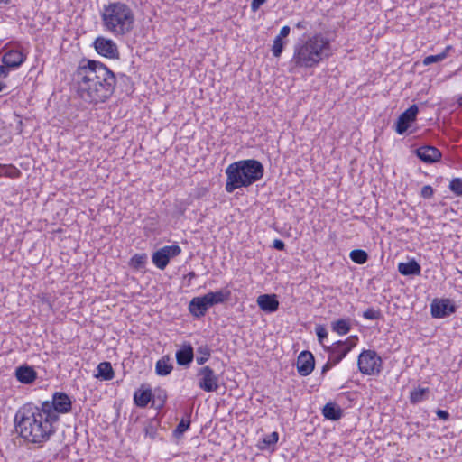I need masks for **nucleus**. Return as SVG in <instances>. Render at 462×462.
<instances>
[{"instance_id":"f257e3e1","label":"nucleus","mask_w":462,"mask_h":462,"mask_svg":"<svg viewBox=\"0 0 462 462\" xmlns=\"http://www.w3.org/2000/svg\"><path fill=\"white\" fill-rule=\"evenodd\" d=\"M14 420L16 432L29 443L41 445L55 432V422L50 413L32 402L23 404L16 411Z\"/></svg>"},{"instance_id":"f03ea898","label":"nucleus","mask_w":462,"mask_h":462,"mask_svg":"<svg viewBox=\"0 0 462 462\" xmlns=\"http://www.w3.org/2000/svg\"><path fill=\"white\" fill-rule=\"evenodd\" d=\"M225 173V189L232 193L237 189L247 188L260 180L263 176L264 167L258 160L245 159L230 163Z\"/></svg>"},{"instance_id":"7ed1b4c3","label":"nucleus","mask_w":462,"mask_h":462,"mask_svg":"<svg viewBox=\"0 0 462 462\" xmlns=\"http://www.w3.org/2000/svg\"><path fill=\"white\" fill-rule=\"evenodd\" d=\"M101 16L105 29L116 36L125 35L134 29V11L125 3L115 2L105 5Z\"/></svg>"},{"instance_id":"20e7f679","label":"nucleus","mask_w":462,"mask_h":462,"mask_svg":"<svg viewBox=\"0 0 462 462\" xmlns=\"http://www.w3.org/2000/svg\"><path fill=\"white\" fill-rule=\"evenodd\" d=\"M329 42L321 35H314L295 46L293 61L297 66L310 68L330 54Z\"/></svg>"},{"instance_id":"39448f33","label":"nucleus","mask_w":462,"mask_h":462,"mask_svg":"<svg viewBox=\"0 0 462 462\" xmlns=\"http://www.w3.org/2000/svg\"><path fill=\"white\" fill-rule=\"evenodd\" d=\"M42 409L51 417L54 422L60 420L59 414L68 413L71 411L72 402L69 396L63 392H55L51 401L41 403Z\"/></svg>"},{"instance_id":"423d86ee","label":"nucleus","mask_w":462,"mask_h":462,"mask_svg":"<svg viewBox=\"0 0 462 462\" xmlns=\"http://www.w3.org/2000/svg\"><path fill=\"white\" fill-rule=\"evenodd\" d=\"M382 358L374 350H363L357 359V366L363 374L373 375L380 374Z\"/></svg>"},{"instance_id":"0eeeda50","label":"nucleus","mask_w":462,"mask_h":462,"mask_svg":"<svg viewBox=\"0 0 462 462\" xmlns=\"http://www.w3.org/2000/svg\"><path fill=\"white\" fill-rule=\"evenodd\" d=\"M199 387L207 392H216L219 388V377L208 365L199 368L197 372Z\"/></svg>"},{"instance_id":"6e6552de","label":"nucleus","mask_w":462,"mask_h":462,"mask_svg":"<svg viewBox=\"0 0 462 462\" xmlns=\"http://www.w3.org/2000/svg\"><path fill=\"white\" fill-rule=\"evenodd\" d=\"M356 346L352 337L342 341L338 340L332 346H327L325 350L329 354V359L335 364H339L342 359L351 351Z\"/></svg>"},{"instance_id":"1a4fd4ad","label":"nucleus","mask_w":462,"mask_h":462,"mask_svg":"<svg viewBox=\"0 0 462 462\" xmlns=\"http://www.w3.org/2000/svg\"><path fill=\"white\" fill-rule=\"evenodd\" d=\"M180 253L181 248L177 245H165L153 253L152 261L157 268L164 270L170 259L178 256Z\"/></svg>"},{"instance_id":"9d476101","label":"nucleus","mask_w":462,"mask_h":462,"mask_svg":"<svg viewBox=\"0 0 462 462\" xmlns=\"http://www.w3.org/2000/svg\"><path fill=\"white\" fill-rule=\"evenodd\" d=\"M115 88H77L78 96L87 103L105 102L112 96Z\"/></svg>"},{"instance_id":"9b49d317","label":"nucleus","mask_w":462,"mask_h":462,"mask_svg":"<svg viewBox=\"0 0 462 462\" xmlns=\"http://www.w3.org/2000/svg\"><path fill=\"white\" fill-rule=\"evenodd\" d=\"M85 60L82 61L77 70V82L78 84H87L88 87H92L94 86L95 79H97V65L99 63L93 60H88L87 64H83Z\"/></svg>"},{"instance_id":"f8f14e48","label":"nucleus","mask_w":462,"mask_h":462,"mask_svg":"<svg viewBox=\"0 0 462 462\" xmlns=\"http://www.w3.org/2000/svg\"><path fill=\"white\" fill-rule=\"evenodd\" d=\"M97 52L106 58L116 59L119 56L116 44L110 39L97 37L94 42Z\"/></svg>"},{"instance_id":"ddd939ff","label":"nucleus","mask_w":462,"mask_h":462,"mask_svg":"<svg viewBox=\"0 0 462 462\" xmlns=\"http://www.w3.org/2000/svg\"><path fill=\"white\" fill-rule=\"evenodd\" d=\"M418 111V106L412 105L400 115L395 124V131L397 134H402L408 130L411 124L416 120Z\"/></svg>"},{"instance_id":"4468645a","label":"nucleus","mask_w":462,"mask_h":462,"mask_svg":"<svg viewBox=\"0 0 462 462\" xmlns=\"http://www.w3.org/2000/svg\"><path fill=\"white\" fill-rule=\"evenodd\" d=\"M431 316L437 319L448 317L456 311V307L448 299H435L430 305Z\"/></svg>"},{"instance_id":"2eb2a0df","label":"nucleus","mask_w":462,"mask_h":462,"mask_svg":"<svg viewBox=\"0 0 462 462\" xmlns=\"http://www.w3.org/2000/svg\"><path fill=\"white\" fill-rule=\"evenodd\" d=\"M315 366L314 356L310 351H302L297 358V370L301 376L311 374Z\"/></svg>"},{"instance_id":"dca6fc26","label":"nucleus","mask_w":462,"mask_h":462,"mask_svg":"<svg viewBox=\"0 0 462 462\" xmlns=\"http://www.w3.org/2000/svg\"><path fill=\"white\" fill-rule=\"evenodd\" d=\"M416 155L426 163H434L441 159V152L431 145L419 147L415 151Z\"/></svg>"},{"instance_id":"f3484780","label":"nucleus","mask_w":462,"mask_h":462,"mask_svg":"<svg viewBox=\"0 0 462 462\" xmlns=\"http://www.w3.org/2000/svg\"><path fill=\"white\" fill-rule=\"evenodd\" d=\"M97 79L93 87H113L116 84V77L106 66L97 65Z\"/></svg>"},{"instance_id":"a211bd4d","label":"nucleus","mask_w":462,"mask_h":462,"mask_svg":"<svg viewBox=\"0 0 462 462\" xmlns=\"http://www.w3.org/2000/svg\"><path fill=\"white\" fill-rule=\"evenodd\" d=\"M257 304L265 312H274L279 308V301L275 294H263L257 298Z\"/></svg>"},{"instance_id":"6ab92c4d","label":"nucleus","mask_w":462,"mask_h":462,"mask_svg":"<svg viewBox=\"0 0 462 462\" xmlns=\"http://www.w3.org/2000/svg\"><path fill=\"white\" fill-rule=\"evenodd\" d=\"M194 358L193 347L190 344H183L176 352V361L179 365L189 366Z\"/></svg>"},{"instance_id":"aec40b11","label":"nucleus","mask_w":462,"mask_h":462,"mask_svg":"<svg viewBox=\"0 0 462 462\" xmlns=\"http://www.w3.org/2000/svg\"><path fill=\"white\" fill-rule=\"evenodd\" d=\"M15 376L20 383L30 384L36 380L37 373L32 366L24 365L16 368Z\"/></svg>"},{"instance_id":"412c9836","label":"nucleus","mask_w":462,"mask_h":462,"mask_svg":"<svg viewBox=\"0 0 462 462\" xmlns=\"http://www.w3.org/2000/svg\"><path fill=\"white\" fill-rule=\"evenodd\" d=\"M230 291L221 290L217 291H210L203 295V299L205 300L208 307L210 308L216 304L223 303L227 300L230 297Z\"/></svg>"},{"instance_id":"4be33fe9","label":"nucleus","mask_w":462,"mask_h":462,"mask_svg":"<svg viewBox=\"0 0 462 462\" xmlns=\"http://www.w3.org/2000/svg\"><path fill=\"white\" fill-rule=\"evenodd\" d=\"M208 307L203 299V296L193 298L189 305V312L196 318L205 316Z\"/></svg>"},{"instance_id":"5701e85b","label":"nucleus","mask_w":462,"mask_h":462,"mask_svg":"<svg viewBox=\"0 0 462 462\" xmlns=\"http://www.w3.org/2000/svg\"><path fill=\"white\" fill-rule=\"evenodd\" d=\"M24 60L23 54L19 51H9L2 58V62L8 68L19 67Z\"/></svg>"},{"instance_id":"b1692460","label":"nucleus","mask_w":462,"mask_h":462,"mask_svg":"<svg viewBox=\"0 0 462 462\" xmlns=\"http://www.w3.org/2000/svg\"><path fill=\"white\" fill-rule=\"evenodd\" d=\"M398 271L404 276L419 275L421 272L420 265L414 259L398 264Z\"/></svg>"},{"instance_id":"393cba45","label":"nucleus","mask_w":462,"mask_h":462,"mask_svg":"<svg viewBox=\"0 0 462 462\" xmlns=\"http://www.w3.org/2000/svg\"><path fill=\"white\" fill-rule=\"evenodd\" d=\"M322 414L327 420H338L343 415L342 409L335 402H328L322 409Z\"/></svg>"},{"instance_id":"a878e982","label":"nucleus","mask_w":462,"mask_h":462,"mask_svg":"<svg viewBox=\"0 0 462 462\" xmlns=\"http://www.w3.org/2000/svg\"><path fill=\"white\" fill-rule=\"evenodd\" d=\"M151 400H152L151 389L137 390L134 393V404L140 408L146 407Z\"/></svg>"},{"instance_id":"bb28decb","label":"nucleus","mask_w":462,"mask_h":462,"mask_svg":"<svg viewBox=\"0 0 462 462\" xmlns=\"http://www.w3.org/2000/svg\"><path fill=\"white\" fill-rule=\"evenodd\" d=\"M173 366L171 364V358L165 356L159 359L155 365V372L160 376H166L171 374Z\"/></svg>"},{"instance_id":"cd10ccee","label":"nucleus","mask_w":462,"mask_h":462,"mask_svg":"<svg viewBox=\"0 0 462 462\" xmlns=\"http://www.w3.org/2000/svg\"><path fill=\"white\" fill-rule=\"evenodd\" d=\"M115 376V372L113 370V367L109 362H101L97 365V374L96 377L101 378L105 381L112 380Z\"/></svg>"},{"instance_id":"c85d7f7f","label":"nucleus","mask_w":462,"mask_h":462,"mask_svg":"<svg viewBox=\"0 0 462 462\" xmlns=\"http://www.w3.org/2000/svg\"><path fill=\"white\" fill-rule=\"evenodd\" d=\"M331 327L332 330L338 334L339 336L346 335L351 329V326L348 319H340L337 321L332 322Z\"/></svg>"},{"instance_id":"c756f323","label":"nucleus","mask_w":462,"mask_h":462,"mask_svg":"<svg viewBox=\"0 0 462 462\" xmlns=\"http://www.w3.org/2000/svg\"><path fill=\"white\" fill-rule=\"evenodd\" d=\"M349 257L354 263L364 264L368 260V254L362 249H354L350 252Z\"/></svg>"},{"instance_id":"7c9ffc66","label":"nucleus","mask_w":462,"mask_h":462,"mask_svg":"<svg viewBox=\"0 0 462 462\" xmlns=\"http://www.w3.org/2000/svg\"><path fill=\"white\" fill-rule=\"evenodd\" d=\"M197 352L199 355L196 358L197 364L202 365L209 359L211 350L208 345H203L197 348Z\"/></svg>"},{"instance_id":"2f4dec72","label":"nucleus","mask_w":462,"mask_h":462,"mask_svg":"<svg viewBox=\"0 0 462 462\" xmlns=\"http://www.w3.org/2000/svg\"><path fill=\"white\" fill-rule=\"evenodd\" d=\"M430 392L429 388H418L411 392L410 401L411 403L416 404L425 400V395Z\"/></svg>"},{"instance_id":"473e14b6","label":"nucleus","mask_w":462,"mask_h":462,"mask_svg":"<svg viewBox=\"0 0 462 462\" xmlns=\"http://www.w3.org/2000/svg\"><path fill=\"white\" fill-rule=\"evenodd\" d=\"M159 428V421L156 420H151L145 426H144V433L145 436L149 437L152 439H154L157 436Z\"/></svg>"},{"instance_id":"72a5a7b5","label":"nucleus","mask_w":462,"mask_h":462,"mask_svg":"<svg viewBox=\"0 0 462 462\" xmlns=\"http://www.w3.org/2000/svg\"><path fill=\"white\" fill-rule=\"evenodd\" d=\"M449 49H450V47L448 46L439 54L427 56L423 60V64L430 65V64L439 62V61L443 60L447 57V54H448V51H449Z\"/></svg>"},{"instance_id":"f704fd0d","label":"nucleus","mask_w":462,"mask_h":462,"mask_svg":"<svg viewBox=\"0 0 462 462\" xmlns=\"http://www.w3.org/2000/svg\"><path fill=\"white\" fill-rule=\"evenodd\" d=\"M448 189L458 197L462 198V180L460 178H454L448 185Z\"/></svg>"},{"instance_id":"c9c22d12","label":"nucleus","mask_w":462,"mask_h":462,"mask_svg":"<svg viewBox=\"0 0 462 462\" xmlns=\"http://www.w3.org/2000/svg\"><path fill=\"white\" fill-rule=\"evenodd\" d=\"M146 259H147L146 254H134L131 258L130 264L134 268L139 269V268L144 266V264L146 263Z\"/></svg>"},{"instance_id":"e433bc0d","label":"nucleus","mask_w":462,"mask_h":462,"mask_svg":"<svg viewBox=\"0 0 462 462\" xmlns=\"http://www.w3.org/2000/svg\"><path fill=\"white\" fill-rule=\"evenodd\" d=\"M189 426L190 420L182 419L177 425L176 429L174 430V436H181L189 428Z\"/></svg>"},{"instance_id":"4c0bfd02","label":"nucleus","mask_w":462,"mask_h":462,"mask_svg":"<svg viewBox=\"0 0 462 462\" xmlns=\"http://www.w3.org/2000/svg\"><path fill=\"white\" fill-rule=\"evenodd\" d=\"M363 317L366 319L375 320L380 319L382 317L380 310H374L373 308H368L364 311Z\"/></svg>"},{"instance_id":"58836bf2","label":"nucleus","mask_w":462,"mask_h":462,"mask_svg":"<svg viewBox=\"0 0 462 462\" xmlns=\"http://www.w3.org/2000/svg\"><path fill=\"white\" fill-rule=\"evenodd\" d=\"M282 49H283V42H282V39L276 37L273 41V48H272L273 56L279 57L282 51Z\"/></svg>"},{"instance_id":"ea45409f","label":"nucleus","mask_w":462,"mask_h":462,"mask_svg":"<svg viewBox=\"0 0 462 462\" xmlns=\"http://www.w3.org/2000/svg\"><path fill=\"white\" fill-rule=\"evenodd\" d=\"M279 439V434L276 431L272 432L269 435H266L263 439V443L266 446H272L277 443Z\"/></svg>"},{"instance_id":"a19ab883","label":"nucleus","mask_w":462,"mask_h":462,"mask_svg":"<svg viewBox=\"0 0 462 462\" xmlns=\"http://www.w3.org/2000/svg\"><path fill=\"white\" fill-rule=\"evenodd\" d=\"M434 195V189L430 185H425L422 187L420 196L424 199H430Z\"/></svg>"},{"instance_id":"79ce46f5","label":"nucleus","mask_w":462,"mask_h":462,"mask_svg":"<svg viewBox=\"0 0 462 462\" xmlns=\"http://www.w3.org/2000/svg\"><path fill=\"white\" fill-rule=\"evenodd\" d=\"M316 335L318 337V340L321 343L323 339H325L328 337L327 329L323 326H317L316 327Z\"/></svg>"},{"instance_id":"37998d69","label":"nucleus","mask_w":462,"mask_h":462,"mask_svg":"<svg viewBox=\"0 0 462 462\" xmlns=\"http://www.w3.org/2000/svg\"><path fill=\"white\" fill-rule=\"evenodd\" d=\"M436 414L440 420H448L450 417L449 413L447 411L440 409L437 410Z\"/></svg>"},{"instance_id":"c03bdc74","label":"nucleus","mask_w":462,"mask_h":462,"mask_svg":"<svg viewBox=\"0 0 462 462\" xmlns=\"http://www.w3.org/2000/svg\"><path fill=\"white\" fill-rule=\"evenodd\" d=\"M208 193V189L200 187L195 189L194 196L196 199H200Z\"/></svg>"},{"instance_id":"a18cd8bd","label":"nucleus","mask_w":462,"mask_h":462,"mask_svg":"<svg viewBox=\"0 0 462 462\" xmlns=\"http://www.w3.org/2000/svg\"><path fill=\"white\" fill-rule=\"evenodd\" d=\"M273 247L274 249H277V250H280V251H282L284 250L285 248V244L283 241L280 240V239H275L273 243Z\"/></svg>"},{"instance_id":"49530a36","label":"nucleus","mask_w":462,"mask_h":462,"mask_svg":"<svg viewBox=\"0 0 462 462\" xmlns=\"http://www.w3.org/2000/svg\"><path fill=\"white\" fill-rule=\"evenodd\" d=\"M15 117H16L15 131L18 134H21L23 133V121L19 116L15 115Z\"/></svg>"},{"instance_id":"de8ad7c7","label":"nucleus","mask_w":462,"mask_h":462,"mask_svg":"<svg viewBox=\"0 0 462 462\" xmlns=\"http://www.w3.org/2000/svg\"><path fill=\"white\" fill-rule=\"evenodd\" d=\"M290 33V27L289 26H283L281 31H280V33L279 35L277 36V38H280V39H282V38H285L289 35Z\"/></svg>"},{"instance_id":"09e8293b","label":"nucleus","mask_w":462,"mask_h":462,"mask_svg":"<svg viewBox=\"0 0 462 462\" xmlns=\"http://www.w3.org/2000/svg\"><path fill=\"white\" fill-rule=\"evenodd\" d=\"M266 0H253L251 4V8L253 11H256L259 9V7L264 4Z\"/></svg>"},{"instance_id":"8fccbe9b","label":"nucleus","mask_w":462,"mask_h":462,"mask_svg":"<svg viewBox=\"0 0 462 462\" xmlns=\"http://www.w3.org/2000/svg\"><path fill=\"white\" fill-rule=\"evenodd\" d=\"M334 365H336L329 358L328 361L323 365L321 374H326L328 370H330Z\"/></svg>"},{"instance_id":"3c124183","label":"nucleus","mask_w":462,"mask_h":462,"mask_svg":"<svg viewBox=\"0 0 462 462\" xmlns=\"http://www.w3.org/2000/svg\"><path fill=\"white\" fill-rule=\"evenodd\" d=\"M7 69L9 68L5 64L0 66V77H5L7 75Z\"/></svg>"},{"instance_id":"603ef678","label":"nucleus","mask_w":462,"mask_h":462,"mask_svg":"<svg viewBox=\"0 0 462 462\" xmlns=\"http://www.w3.org/2000/svg\"><path fill=\"white\" fill-rule=\"evenodd\" d=\"M197 274L195 272H189L185 277L189 279V281H191L192 279L196 278Z\"/></svg>"},{"instance_id":"864d4df0","label":"nucleus","mask_w":462,"mask_h":462,"mask_svg":"<svg viewBox=\"0 0 462 462\" xmlns=\"http://www.w3.org/2000/svg\"><path fill=\"white\" fill-rule=\"evenodd\" d=\"M296 26L298 28H305V23L304 22H299Z\"/></svg>"},{"instance_id":"5fc2aeb1","label":"nucleus","mask_w":462,"mask_h":462,"mask_svg":"<svg viewBox=\"0 0 462 462\" xmlns=\"http://www.w3.org/2000/svg\"><path fill=\"white\" fill-rule=\"evenodd\" d=\"M11 0H0V2H3L5 4H8Z\"/></svg>"},{"instance_id":"6e6d98bb","label":"nucleus","mask_w":462,"mask_h":462,"mask_svg":"<svg viewBox=\"0 0 462 462\" xmlns=\"http://www.w3.org/2000/svg\"><path fill=\"white\" fill-rule=\"evenodd\" d=\"M458 103L460 106H462V97L459 98Z\"/></svg>"},{"instance_id":"4d7b16f0","label":"nucleus","mask_w":462,"mask_h":462,"mask_svg":"<svg viewBox=\"0 0 462 462\" xmlns=\"http://www.w3.org/2000/svg\"><path fill=\"white\" fill-rule=\"evenodd\" d=\"M462 274V271H458Z\"/></svg>"},{"instance_id":"13d9d810","label":"nucleus","mask_w":462,"mask_h":462,"mask_svg":"<svg viewBox=\"0 0 462 462\" xmlns=\"http://www.w3.org/2000/svg\"><path fill=\"white\" fill-rule=\"evenodd\" d=\"M3 90V88H0V92Z\"/></svg>"}]
</instances>
